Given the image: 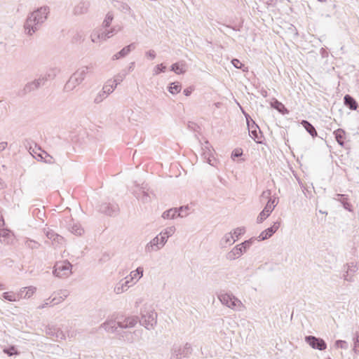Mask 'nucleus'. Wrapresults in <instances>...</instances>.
I'll return each instance as SVG.
<instances>
[{"mask_svg": "<svg viewBox=\"0 0 359 359\" xmlns=\"http://www.w3.org/2000/svg\"><path fill=\"white\" fill-rule=\"evenodd\" d=\"M48 14L49 8L48 6L40 7L30 13L24 23L25 33L31 36L38 31L46 20Z\"/></svg>", "mask_w": 359, "mask_h": 359, "instance_id": "obj_1", "label": "nucleus"}, {"mask_svg": "<svg viewBox=\"0 0 359 359\" xmlns=\"http://www.w3.org/2000/svg\"><path fill=\"white\" fill-rule=\"evenodd\" d=\"M140 323L147 330L153 329L156 324L157 313L150 305L144 304L140 311Z\"/></svg>", "mask_w": 359, "mask_h": 359, "instance_id": "obj_2", "label": "nucleus"}, {"mask_svg": "<svg viewBox=\"0 0 359 359\" xmlns=\"http://www.w3.org/2000/svg\"><path fill=\"white\" fill-rule=\"evenodd\" d=\"M218 299L223 305L234 311H241L245 309L241 301L232 294L221 293L218 295Z\"/></svg>", "mask_w": 359, "mask_h": 359, "instance_id": "obj_3", "label": "nucleus"}, {"mask_svg": "<svg viewBox=\"0 0 359 359\" xmlns=\"http://www.w3.org/2000/svg\"><path fill=\"white\" fill-rule=\"evenodd\" d=\"M255 239L252 238L236 245L226 255V258L230 261L235 260L239 258L245 252H247V250L251 247Z\"/></svg>", "mask_w": 359, "mask_h": 359, "instance_id": "obj_4", "label": "nucleus"}, {"mask_svg": "<svg viewBox=\"0 0 359 359\" xmlns=\"http://www.w3.org/2000/svg\"><path fill=\"white\" fill-rule=\"evenodd\" d=\"M135 189L133 194L138 200H140L144 203H147L151 201L152 191L149 190L147 184L142 183L141 184L135 183Z\"/></svg>", "mask_w": 359, "mask_h": 359, "instance_id": "obj_5", "label": "nucleus"}, {"mask_svg": "<svg viewBox=\"0 0 359 359\" xmlns=\"http://www.w3.org/2000/svg\"><path fill=\"white\" fill-rule=\"evenodd\" d=\"M72 264L69 262L60 261L55 263L53 273L56 277L65 278L72 274Z\"/></svg>", "mask_w": 359, "mask_h": 359, "instance_id": "obj_6", "label": "nucleus"}, {"mask_svg": "<svg viewBox=\"0 0 359 359\" xmlns=\"http://www.w3.org/2000/svg\"><path fill=\"white\" fill-rule=\"evenodd\" d=\"M192 351L190 344L186 343L183 346L175 345L171 349L170 359H183L188 358Z\"/></svg>", "mask_w": 359, "mask_h": 359, "instance_id": "obj_7", "label": "nucleus"}, {"mask_svg": "<svg viewBox=\"0 0 359 359\" xmlns=\"http://www.w3.org/2000/svg\"><path fill=\"white\" fill-rule=\"evenodd\" d=\"M164 238H162L158 234L147 243L144 250L147 253L157 252L162 249L165 245Z\"/></svg>", "mask_w": 359, "mask_h": 359, "instance_id": "obj_8", "label": "nucleus"}, {"mask_svg": "<svg viewBox=\"0 0 359 359\" xmlns=\"http://www.w3.org/2000/svg\"><path fill=\"white\" fill-rule=\"evenodd\" d=\"M115 29L111 30H102V29L95 30L90 34L91 42L94 43H103L107 38L113 35Z\"/></svg>", "mask_w": 359, "mask_h": 359, "instance_id": "obj_9", "label": "nucleus"}, {"mask_svg": "<svg viewBox=\"0 0 359 359\" xmlns=\"http://www.w3.org/2000/svg\"><path fill=\"white\" fill-rule=\"evenodd\" d=\"M277 203H278L276 202V198H273V199L270 198L267 204L263 209V210L258 215V217L257 218V222L262 223L266 218H267L270 215L271 212L273 210V209L276 206Z\"/></svg>", "mask_w": 359, "mask_h": 359, "instance_id": "obj_10", "label": "nucleus"}, {"mask_svg": "<svg viewBox=\"0 0 359 359\" xmlns=\"http://www.w3.org/2000/svg\"><path fill=\"white\" fill-rule=\"evenodd\" d=\"M43 233L46 236V237L52 241L53 245L55 246L62 245L65 243L64 238L55 233L53 229L49 227H46L43 229Z\"/></svg>", "mask_w": 359, "mask_h": 359, "instance_id": "obj_11", "label": "nucleus"}, {"mask_svg": "<svg viewBox=\"0 0 359 359\" xmlns=\"http://www.w3.org/2000/svg\"><path fill=\"white\" fill-rule=\"evenodd\" d=\"M305 341L314 349L323 351L327 348V344L323 339L318 338L314 336L306 337Z\"/></svg>", "mask_w": 359, "mask_h": 359, "instance_id": "obj_12", "label": "nucleus"}, {"mask_svg": "<svg viewBox=\"0 0 359 359\" xmlns=\"http://www.w3.org/2000/svg\"><path fill=\"white\" fill-rule=\"evenodd\" d=\"M46 334L55 340L65 339V334L63 331L55 325H48L46 328Z\"/></svg>", "mask_w": 359, "mask_h": 359, "instance_id": "obj_13", "label": "nucleus"}, {"mask_svg": "<svg viewBox=\"0 0 359 359\" xmlns=\"http://www.w3.org/2000/svg\"><path fill=\"white\" fill-rule=\"evenodd\" d=\"M99 210L107 215L114 216L118 214L119 208L116 203H104L100 205Z\"/></svg>", "mask_w": 359, "mask_h": 359, "instance_id": "obj_14", "label": "nucleus"}, {"mask_svg": "<svg viewBox=\"0 0 359 359\" xmlns=\"http://www.w3.org/2000/svg\"><path fill=\"white\" fill-rule=\"evenodd\" d=\"M358 267L356 263L349 262L345 266V273L344 274V279L348 282L353 281V276L355 273L358 271Z\"/></svg>", "mask_w": 359, "mask_h": 359, "instance_id": "obj_15", "label": "nucleus"}, {"mask_svg": "<svg viewBox=\"0 0 359 359\" xmlns=\"http://www.w3.org/2000/svg\"><path fill=\"white\" fill-rule=\"evenodd\" d=\"M279 227H280V222H274L273 224L271 227L263 231L259 234V236H258L259 241H264L266 239L269 238L270 237H271L273 236V234L274 233H276L277 231V230L279 229Z\"/></svg>", "mask_w": 359, "mask_h": 359, "instance_id": "obj_16", "label": "nucleus"}, {"mask_svg": "<svg viewBox=\"0 0 359 359\" xmlns=\"http://www.w3.org/2000/svg\"><path fill=\"white\" fill-rule=\"evenodd\" d=\"M43 85H44V83L43 81V79H41L39 76L37 79H35L30 82H28L25 86V87L23 88L24 93H25V94L29 93L32 91H34V90L38 89L39 88H40L41 86H42Z\"/></svg>", "mask_w": 359, "mask_h": 359, "instance_id": "obj_17", "label": "nucleus"}, {"mask_svg": "<svg viewBox=\"0 0 359 359\" xmlns=\"http://www.w3.org/2000/svg\"><path fill=\"white\" fill-rule=\"evenodd\" d=\"M202 149L203 151L202 154L203 158L206 160L207 163H208L210 165H214L212 163L213 156L210 143L208 142H205L202 147Z\"/></svg>", "mask_w": 359, "mask_h": 359, "instance_id": "obj_18", "label": "nucleus"}, {"mask_svg": "<svg viewBox=\"0 0 359 359\" xmlns=\"http://www.w3.org/2000/svg\"><path fill=\"white\" fill-rule=\"evenodd\" d=\"M236 241L232 232L226 233L221 238L219 241V245L222 248H226L228 246L233 245Z\"/></svg>", "mask_w": 359, "mask_h": 359, "instance_id": "obj_19", "label": "nucleus"}, {"mask_svg": "<svg viewBox=\"0 0 359 359\" xmlns=\"http://www.w3.org/2000/svg\"><path fill=\"white\" fill-rule=\"evenodd\" d=\"M93 66H83L79 68L73 74L81 81L85 79L86 75L91 72Z\"/></svg>", "mask_w": 359, "mask_h": 359, "instance_id": "obj_20", "label": "nucleus"}, {"mask_svg": "<svg viewBox=\"0 0 359 359\" xmlns=\"http://www.w3.org/2000/svg\"><path fill=\"white\" fill-rule=\"evenodd\" d=\"M69 294V292L66 290H60L54 293V297L51 299L50 302H53V305H56L63 302Z\"/></svg>", "mask_w": 359, "mask_h": 359, "instance_id": "obj_21", "label": "nucleus"}, {"mask_svg": "<svg viewBox=\"0 0 359 359\" xmlns=\"http://www.w3.org/2000/svg\"><path fill=\"white\" fill-rule=\"evenodd\" d=\"M137 323V318L136 317H128L122 321L117 323L118 327L122 329L133 327Z\"/></svg>", "mask_w": 359, "mask_h": 359, "instance_id": "obj_22", "label": "nucleus"}, {"mask_svg": "<svg viewBox=\"0 0 359 359\" xmlns=\"http://www.w3.org/2000/svg\"><path fill=\"white\" fill-rule=\"evenodd\" d=\"M81 83L79 79L72 74L65 85V90L67 92L72 91Z\"/></svg>", "mask_w": 359, "mask_h": 359, "instance_id": "obj_23", "label": "nucleus"}, {"mask_svg": "<svg viewBox=\"0 0 359 359\" xmlns=\"http://www.w3.org/2000/svg\"><path fill=\"white\" fill-rule=\"evenodd\" d=\"M187 65L184 61H180L174 63L170 67V70L174 72L177 74H182L187 72Z\"/></svg>", "mask_w": 359, "mask_h": 359, "instance_id": "obj_24", "label": "nucleus"}, {"mask_svg": "<svg viewBox=\"0 0 359 359\" xmlns=\"http://www.w3.org/2000/svg\"><path fill=\"white\" fill-rule=\"evenodd\" d=\"M60 70L58 68H51L48 69L43 75H41L40 78L43 79V83L48 81L53 80L60 73Z\"/></svg>", "mask_w": 359, "mask_h": 359, "instance_id": "obj_25", "label": "nucleus"}, {"mask_svg": "<svg viewBox=\"0 0 359 359\" xmlns=\"http://www.w3.org/2000/svg\"><path fill=\"white\" fill-rule=\"evenodd\" d=\"M130 287H131V285H128V280H121L114 286V292L117 294H120L127 291Z\"/></svg>", "mask_w": 359, "mask_h": 359, "instance_id": "obj_26", "label": "nucleus"}, {"mask_svg": "<svg viewBox=\"0 0 359 359\" xmlns=\"http://www.w3.org/2000/svg\"><path fill=\"white\" fill-rule=\"evenodd\" d=\"M36 288L33 286L23 287L20 290L18 296L20 298H29L34 294V293L36 292Z\"/></svg>", "mask_w": 359, "mask_h": 359, "instance_id": "obj_27", "label": "nucleus"}, {"mask_svg": "<svg viewBox=\"0 0 359 359\" xmlns=\"http://www.w3.org/2000/svg\"><path fill=\"white\" fill-rule=\"evenodd\" d=\"M118 324L115 320H109L105 321L104 323L101 325V327H102L107 332L114 333L116 332Z\"/></svg>", "mask_w": 359, "mask_h": 359, "instance_id": "obj_28", "label": "nucleus"}, {"mask_svg": "<svg viewBox=\"0 0 359 359\" xmlns=\"http://www.w3.org/2000/svg\"><path fill=\"white\" fill-rule=\"evenodd\" d=\"M89 7V4L88 2L81 1L79 2L74 8V13L75 15H79L86 13Z\"/></svg>", "mask_w": 359, "mask_h": 359, "instance_id": "obj_29", "label": "nucleus"}, {"mask_svg": "<svg viewBox=\"0 0 359 359\" xmlns=\"http://www.w3.org/2000/svg\"><path fill=\"white\" fill-rule=\"evenodd\" d=\"M252 123L255 125V129H252L249 131L250 136L257 142L262 143V135H259L261 131L258 127V126L255 123V121H252Z\"/></svg>", "mask_w": 359, "mask_h": 359, "instance_id": "obj_30", "label": "nucleus"}, {"mask_svg": "<svg viewBox=\"0 0 359 359\" xmlns=\"http://www.w3.org/2000/svg\"><path fill=\"white\" fill-rule=\"evenodd\" d=\"M175 230H176V229L174 226H168V227H166L165 229H163L158 233V235L162 238H164L165 241L167 243L168 239L175 233Z\"/></svg>", "mask_w": 359, "mask_h": 359, "instance_id": "obj_31", "label": "nucleus"}, {"mask_svg": "<svg viewBox=\"0 0 359 359\" xmlns=\"http://www.w3.org/2000/svg\"><path fill=\"white\" fill-rule=\"evenodd\" d=\"M344 104L351 110H356L358 108V103L355 100L349 95H346L344 97Z\"/></svg>", "mask_w": 359, "mask_h": 359, "instance_id": "obj_32", "label": "nucleus"}, {"mask_svg": "<svg viewBox=\"0 0 359 359\" xmlns=\"http://www.w3.org/2000/svg\"><path fill=\"white\" fill-rule=\"evenodd\" d=\"M144 269L142 267L139 266L135 270L132 271L130 274V280H134L133 284H135L143 276Z\"/></svg>", "mask_w": 359, "mask_h": 359, "instance_id": "obj_33", "label": "nucleus"}, {"mask_svg": "<svg viewBox=\"0 0 359 359\" xmlns=\"http://www.w3.org/2000/svg\"><path fill=\"white\" fill-rule=\"evenodd\" d=\"M69 230L76 236H81L84 233V229L79 223H73L69 226Z\"/></svg>", "mask_w": 359, "mask_h": 359, "instance_id": "obj_34", "label": "nucleus"}, {"mask_svg": "<svg viewBox=\"0 0 359 359\" xmlns=\"http://www.w3.org/2000/svg\"><path fill=\"white\" fill-rule=\"evenodd\" d=\"M178 210L177 208H170L168 210H165L162 214V217L164 219H172L177 217Z\"/></svg>", "mask_w": 359, "mask_h": 359, "instance_id": "obj_35", "label": "nucleus"}, {"mask_svg": "<svg viewBox=\"0 0 359 359\" xmlns=\"http://www.w3.org/2000/svg\"><path fill=\"white\" fill-rule=\"evenodd\" d=\"M302 124L304 126V128L306 129V130L312 136L316 137L317 136V132L315 129V128L313 126L311 123H310L309 121L303 120L302 121Z\"/></svg>", "mask_w": 359, "mask_h": 359, "instance_id": "obj_36", "label": "nucleus"}, {"mask_svg": "<svg viewBox=\"0 0 359 359\" xmlns=\"http://www.w3.org/2000/svg\"><path fill=\"white\" fill-rule=\"evenodd\" d=\"M168 90L170 93L176 95L181 91L182 85L179 82L171 83L168 86Z\"/></svg>", "mask_w": 359, "mask_h": 359, "instance_id": "obj_37", "label": "nucleus"}, {"mask_svg": "<svg viewBox=\"0 0 359 359\" xmlns=\"http://www.w3.org/2000/svg\"><path fill=\"white\" fill-rule=\"evenodd\" d=\"M130 52V46H125L121 50L114 54L112 56V60H118L120 58L124 57L129 54Z\"/></svg>", "mask_w": 359, "mask_h": 359, "instance_id": "obj_38", "label": "nucleus"}, {"mask_svg": "<svg viewBox=\"0 0 359 359\" xmlns=\"http://www.w3.org/2000/svg\"><path fill=\"white\" fill-rule=\"evenodd\" d=\"M335 139L341 146L344 145V131L342 129H337L334 131Z\"/></svg>", "mask_w": 359, "mask_h": 359, "instance_id": "obj_39", "label": "nucleus"}, {"mask_svg": "<svg viewBox=\"0 0 359 359\" xmlns=\"http://www.w3.org/2000/svg\"><path fill=\"white\" fill-rule=\"evenodd\" d=\"M3 297L9 302H16L20 299L18 294H16L12 292H6L3 293Z\"/></svg>", "mask_w": 359, "mask_h": 359, "instance_id": "obj_40", "label": "nucleus"}, {"mask_svg": "<svg viewBox=\"0 0 359 359\" xmlns=\"http://www.w3.org/2000/svg\"><path fill=\"white\" fill-rule=\"evenodd\" d=\"M11 236V231L5 229L0 231V241L1 243H8V238Z\"/></svg>", "mask_w": 359, "mask_h": 359, "instance_id": "obj_41", "label": "nucleus"}, {"mask_svg": "<svg viewBox=\"0 0 359 359\" xmlns=\"http://www.w3.org/2000/svg\"><path fill=\"white\" fill-rule=\"evenodd\" d=\"M272 106L273 107H274L276 109H277L279 112L282 113V114H287L288 113V110L285 107V106L281 103L278 100H276L273 104H272Z\"/></svg>", "mask_w": 359, "mask_h": 359, "instance_id": "obj_42", "label": "nucleus"}, {"mask_svg": "<svg viewBox=\"0 0 359 359\" xmlns=\"http://www.w3.org/2000/svg\"><path fill=\"white\" fill-rule=\"evenodd\" d=\"M73 43H85L83 34L81 32H76L72 36Z\"/></svg>", "mask_w": 359, "mask_h": 359, "instance_id": "obj_43", "label": "nucleus"}, {"mask_svg": "<svg viewBox=\"0 0 359 359\" xmlns=\"http://www.w3.org/2000/svg\"><path fill=\"white\" fill-rule=\"evenodd\" d=\"M113 19V14L111 13H108L102 22V27L104 29L108 28L110 26Z\"/></svg>", "mask_w": 359, "mask_h": 359, "instance_id": "obj_44", "label": "nucleus"}, {"mask_svg": "<svg viewBox=\"0 0 359 359\" xmlns=\"http://www.w3.org/2000/svg\"><path fill=\"white\" fill-rule=\"evenodd\" d=\"M177 210H178L177 217H184L189 215L188 211L189 210V207L188 205L181 206L179 208H177Z\"/></svg>", "mask_w": 359, "mask_h": 359, "instance_id": "obj_45", "label": "nucleus"}, {"mask_svg": "<svg viewBox=\"0 0 359 359\" xmlns=\"http://www.w3.org/2000/svg\"><path fill=\"white\" fill-rule=\"evenodd\" d=\"M107 96L108 95H107V93H105V92L102 90L95 96L94 99V102L96 104H99L102 102L104 99H106Z\"/></svg>", "mask_w": 359, "mask_h": 359, "instance_id": "obj_46", "label": "nucleus"}, {"mask_svg": "<svg viewBox=\"0 0 359 359\" xmlns=\"http://www.w3.org/2000/svg\"><path fill=\"white\" fill-rule=\"evenodd\" d=\"M245 229L244 227H238L233 230L232 234L233 235L235 239L237 241L241 236L245 233Z\"/></svg>", "mask_w": 359, "mask_h": 359, "instance_id": "obj_47", "label": "nucleus"}, {"mask_svg": "<svg viewBox=\"0 0 359 359\" xmlns=\"http://www.w3.org/2000/svg\"><path fill=\"white\" fill-rule=\"evenodd\" d=\"M166 69V67L163 64L156 65L153 69V75H158L161 72H164Z\"/></svg>", "mask_w": 359, "mask_h": 359, "instance_id": "obj_48", "label": "nucleus"}, {"mask_svg": "<svg viewBox=\"0 0 359 359\" xmlns=\"http://www.w3.org/2000/svg\"><path fill=\"white\" fill-rule=\"evenodd\" d=\"M335 346L337 348H339L345 349V350L348 348V344L344 340H337L335 341Z\"/></svg>", "mask_w": 359, "mask_h": 359, "instance_id": "obj_49", "label": "nucleus"}, {"mask_svg": "<svg viewBox=\"0 0 359 359\" xmlns=\"http://www.w3.org/2000/svg\"><path fill=\"white\" fill-rule=\"evenodd\" d=\"M43 162L48 164H54L55 163L53 156L48 154L46 151H43Z\"/></svg>", "mask_w": 359, "mask_h": 359, "instance_id": "obj_50", "label": "nucleus"}, {"mask_svg": "<svg viewBox=\"0 0 359 359\" xmlns=\"http://www.w3.org/2000/svg\"><path fill=\"white\" fill-rule=\"evenodd\" d=\"M25 244L31 249H37L39 247V244L37 242L30 239L27 240Z\"/></svg>", "mask_w": 359, "mask_h": 359, "instance_id": "obj_51", "label": "nucleus"}, {"mask_svg": "<svg viewBox=\"0 0 359 359\" xmlns=\"http://www.w3.org/2000/svg\"><path fill=\"white\" fill-rule=\"evenodd\" d=\"M126 73H120V74H118L117 75H116L114 78V81L119 84L121 82L123 81V80L124 79V78L126 77Z\"/></svg>", "mask_w": 359, "mask_h": 359, "instance_id": "obj_52", "label": "nucleus"}, {"mask_svg": "<svg viewBox=\"0 0 359 359\" xmlns=\"http://www.w3.org/2000/svg\"><path fill=\"white\" fill-rule=\"evenodd\" d=\"M119 9L124 13H128L130 11V7L126 3H121Z\"/></svg>", "mask_w": 359, "mask_h": 359, "instance_id": "obj_53", "label": "nucleus"}, {"mask_svg": "<svg viewBox=\"0 0 359 359\" xmlns=\"http://www.w3.org/2000/svg\"><path fill=\"white\" fill-rule=\"evenodd\" d=\"M102 90L108 95L114 91V88L107 82L104 85Z\"/></svg>", "mask_w": 359, "mask_h": 359, "instance_id": "obj_54", "label": "nucleus"}, {"mask_svg": "<svg viewBox=\"0 0 359 359\" xmlns=\"http://www.w3.org/2000/svg\"><path fill=\"white\" fill-rule=\"evenodd\" d=\"M353 351L355 354H359V339L353 338Z\"/></svg>", "mask_w": 359, "mask_h": 359, "instance_id": "obj_55", "label": "nucleus"}, {"mask_svg": "<svg viewBox=\"0 0 359 359\" xmlns=\"http://www.w3.org/2000/svg\"><path fill=\"white\" fill-rule=\"evenodd\" d=\"M4 352L8 355L9 356H11L14 354H18V352L15 351L14 346H11L10 348H6L4 350Z\"/></svg>", "mask_w": 359, "mask_h": 359, "instance_id": "obj_56", "label": "nucleus"}, {"mask_svg": "<svg viewBox=\"0 0 359 359\" xmlns=\"http://www.w3.org/2000/svg\"><path fill=\"white\" fill-rule=\"evenodd\" d=\"M232 65L237 69H242L243 65L238 59H233L231 60Z\"/></svg>", "mask_w": 359, "mask_h": 359, "instance_id": "obj_57", "label": "nucleus"}, {"mask_svg": "<svg viewBox=\"0 0 359 359\" xmlns=\"http://www.w3.org/2000/svg\"><path fill=\"white\" fill-rule=\"evenodd\" d=\"M43 151H41L40 153L37 154L36 151H34L33 150V152L36 154V156H34V158L37 160V161H43V156H44V154H43Z\"/></svg>", "mask_w": 359, "mask_h": 359, "instance_id": "obj_58", "label": "nucleus"}, {"mask_svg": "<svg viewBox=\"0 0 359 359\" xmlns=\"http://www.w3.org/2000/svg\"><path fill=\"white\" fill-rule=\"evenodd\" d=\"M50 301H51V298L50 297L47 299H46L45 302L43 304H41V305L38 306V309H44L45 307H46L47 306H49V305H51V304L53 305V302H50Z\"/></svg>", "mask_w": 359, "mask_h": 359, "instance_id": "obj_59", "label": "nucleus"}, {"mask_svg": "<svg viewBox=\"0 0 359 359\" xmlns=\"http://www.w3.org/2000/svg\"><path fill=\"white\" fill-rule=\"evenodd\" d=\"M192 91H193V88L189 87V88H185L184 90L183 93H184L185 96H189L191 94Z\"/></svg>", "mask_w": 359, "mask_h": 359, "instance_id": "obj_60", "label": "nucleus"}, {"mask_svg": "<svg viewBox=\"0 0 359 359\" xmlns=\"http://www.w3.org/2000/svg\"><path fill=\"white\" fill-rule=\"evenodd\" d=\"M111 87L114 88V90L116 88L118 83H116L114 80L110 79L107 81Z\"/></svg>", "mask_w": 359, "mask_h": 359, "instance_id": "obj_61", "label": "nucleus"}, {"mask_svg": "<svg viewBox=\"0 0 359 359\" xmlns=\"http://www.w3.org/2000/svg\"><path fill=\"white\" fill-rule=\"evenodd\" d=\"M240 108H241V109L242 110L243 113L245 115V117L246 121H247V124H248V121H250L251 122V120H252V119L250 118V115L248 114H246L244 111V110L242 109V107L241 106H240Z\"/></svg>", "mask_w": 359, "mask_h": 359, "instance_id": "obj_62", "label": "nucleus"}, {"mask_svg": "<svg viewBox=\"0 0 359 359\" xmlns=\"http://www.w3.org/2000/svg\"><path fill=\"white\" fill-rule=\"evenodd\" d=\"M7 147V142H0V153L4 151Z\"/></svg>", "mask_w": 359, "mask_h": 359, "instance_id": "obj_63", "label": "nucleus"}, {"mask_svg": "<svg viewBox=\"0 0 359 359\" xmlns=\"http://www.w3.org/2000/svg\"><path fill=\"white\" fill-rule=\"evenodd\" d=\"M147 55L151 59H154L156 57V53H155V52L154 50L149 51Z\"/></svg>", "mask_w": 359, "mask_h": 359, "instance_id": "obj_64", "label": "nucleus"}]
</instances>
